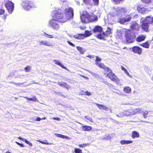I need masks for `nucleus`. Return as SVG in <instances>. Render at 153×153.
I'll return each instance as SVG.
<instances>
[{"instance_id": "nucleus-3", "label": "nucleus", "mask_w": 153, "mask_h": 153, "mask_svg": "<svg viewBox=\"0 0 153 153\" xmlns=\"http://www.w3.org/2000/svg\"><path fill=\"white\" fill-rule=\"evenodd\" d=\"M125 36L127 43H131L134 42L135 36L134 32L131 30L129 29L126 30Z\"/></svg>"}, {"instance_id": "nucleus-39", "label": "nucleus", "mask_w": 153, "mask_h": 153, "mask_svg": "<svg viewBox=\"0 0 153 153\" xmlns=\"http://www.w3.org/2000/svg\"><path fill=\"white\" fill-rule=\"evenodd\" d=\"M124 17L125 19V21H126V22L130 21L132 18V17L129 15L127 16Z\"/></svg>"}, {"instance_id": "nucleus-26", "label": "nucleus", "mask_w": 153, "mask_h": 153, "mask_svg": "<svg viewBox=\"0 0 153 153\" xmlns=\"http://www.w3.org/2000/svg\"><path fill=\"white\" fill-rule=\"evenodd\" d=\"M18 138L19 139L22 140L23 141L25 142L27 144L29 145L30 146H32V144L29 141H27L26 139H23L21 137H18Z\"/></svg>"}, {"instance_id": "nucleus-31", "label": "nucleus", "mask_w": 153, "mask_h": 153, "mask_svg": "<svg viewBox=\"0 0 153 153\" xmlns=\"http://www.w3.org/2000/svg\"><path fill=\"white\" fill-rule=\"evenodd\" d=\"M37 141L43 144H45L47 145H51L52 144V143H51L48 142L46 140H45L44 141H42L40 140H37Z\"/></svg>"}, {"instance_id": "nucleus-40", "label": "nucleus", "mask_w": 153, "mask_h": 153, "mask_svg": "<svg viewBox=\"0 0 153 153\" xmlns=\"http://www.w3.org/2000/svg\"><path fill=\"white\" fill-rule=\"evenodd\" d=\"M97 37L99 39H104L103 36H102V34L101 33H100V34H98L97 36Z\"/></svg>"}, {"instance_id": "nucleus-61", "label": "nucleus", "mask_w": 153, "mask_h": 153, "mask_svg": "<svg viewBox=\"0 0 153 153\" xmlns=\"http://www.w3.org/2000/svg\"><path fill=\"white\" fill-rule=\"evenodd\" d=\"M41 120H45V119H46V117H43L41 118Z\"/></svg>"}, {"instance_id": "nucleus-36", "label": "nucleus", "mask_w": 153, "mask_h": 153, "mask_svg": "<svg viewBox=\"0 0 153 153\" xmlns=\"http://www.w3.org/2000/svg\"><path fill=\"white\" fill-rule=\"evenodd\" d=\"M74 152L75 153H82V150L79 148H75Z\"/></svg>"}, {"instance_id": "nucleus-64", "label": "nucleus", "mask_w": 153, "mask_h": 153, "mask_svg": "<svg viewBox=\"0 0 153 153\" xmlns=\"http://www.w3.org/2000/svg\"><path fill=\"white\" fill-rule=\"evenodd\" d=\"M152 20L153 23V17H152Z\"/></svg>"}, {"instance_id": "nucleus-55", "label": "nucleus", "mask_w": 153, "mask_h": 153, "mask_svg": "<svg viewBox=\"0 0 153 153\" xmlns=\"http://www.w3.org/2000/svg\"><path fill=\"white\" fill-rule=\"evenodd\" d=\"M55 135L56 137L61 138L62 134H55Z\"/></svg>"}, {"instance_id": "nucleus-42", "label": "nucleus", "mask_w": 153, "mask_h": 153, "mask_svg": "<svg viewBox=\"0 0 153 153\" xmlns=\"http://www.w3.org/2000/svg\"><path fill=\"white\" fill-rule=\"evenodd\" d=\"M111 138V137L109 135L106 134L105 137L103 138V139L104 140H108L110 139Z\"/></svg>"}, {"instance_id": "nucleus-35", "label": "nucleus", "mask_w": 153, "mask_h": 153, "mask_svg": "<svg viewBox=\"0 0 153 153\" xmlns=\"http://www.w3.org/2000/svg\"><path fill=\"white\" fill-rule=\"evenodd\" d=\"M89 144V143H83L82 144H79L78 146L80 148H83L87 146H88Z\"/></svg>"}, {"instance_id": "nucleus-48", "label": "nucleus", "mask_w": 153, "mask_h": 153, "mask_svg": "<svg viewBox=\"0 0 153 153\" xmlns=\"http://www.w3.org/2000/svg\"><path fill=\"white\" fill-rule=\"evenodd\" d=\"M85 117L87 119L89 120L91 122H92V119L91 118H88V116H85Z\"/></svg>"}, {"instance_id": "nucleus-49", "label": "nucleus", "mask_w": 153, "mask_h": 153, "mask_svg": "<svg viewBox=\"0 0 153 153\" xmlns=\"http://www.w3.org/2000/svg\"><path fill=\"white\" fill-rule=\"evenodd\" d=\"M67 42L70 45L74 47L75 46V45L70 41H67Z\"/></svg>"}, {"instance_id": "nucleus-60", "label": "nucleus", "mask_w": 153, "mask_h": 153, "mask_svg": "<svg viewBox=\"0 0 153 153\" xmlns=\"http://www.w3.org/2000/svg\"><path fill=\"white\" fill-rule=\"evenodd\" d=\"M82 77H83L84 78H85V79H88V78L86 77V76H82Z\"/></svg>"}, {"instance_id": "nucleus-12", "label": "nucleus", "mask_w": 153, "mask_h": 153, "mask_svg": "<svg viewBox=\"0 0 153 153\" xmlns=\"http://www.w3.org/2000/svg\"><path fill=\"white\" fill-rule=\"evenodd\" d=\"M132 24L130 26V28L132 30H137L139 28V25L136 21L132 22Z\"/></svg>"}, {"instance_id": "nucleus-59", "label": "nucleus", "mask_w": 153, "mask_h": 153, "mask_svg": "<svg viewBox=\"0 0 153 153\" xmlns=\"http://www.w3.org/2000/svg\"><path fill=\"white\" fill-rule=\"evenodd\" d=\"M77 49L78 51L81 50H82V48L79 47H77Z\"/></svg>"}, {"instance_id": "nucleus-52", "label": "nucleus", "mask_w": 153, "mask_h": 153, "mask_svg": "<svg viewBox=\"0 0 153 153\" xmlns=\"http://www.w3.org/2000/svg\"><path fill=\"white\" fill-rule=\"evenodd\" d=\"M91 95V93L90 92H88V91H85V95L87 96H90Z\"/></svg>"}, {"instance_id": "nucleus-5", "label": "nucleus", "mask_w": 153, "mask_h": 153, "mask_svg": "<svg viewBox=\"0 0 153 153\" xmlns=\"http://www.w3.org/2000/svg\"><path fill=\"white\" fill-rule=\"evenodd\" d=\"M33 3L31 1L24 0L22 1L21 4L25 10H28L33 6Z\"/></svg>"}, {"instance_id": "nucleus-56", "label": "nucleus", "mask_w": 153, "mask_h": 153, "mask_svg": "<svg viewBox=\"0 0 153 153\" xmlns=\"http://www.w3.org/2000/svg\"><path fill=\"white\" fill-rule=\"evenodd\" d=\"M41 120V118H40L39 117H37L36 118V119L35 120L36 121H40Z\"/></svg>"}, {"instance_id": "nucleus-28", "label": "nucleus", "mask_w": 153, "mask_h": 153, "mask_svg": "<svg viewBox=\"0 0 153 153\" xmlns=\"http://www.w3.org/2000/svg\"><path fill=\"white\" fill-rule=\"evenodd\" d=\"M133 142L131 140H121L120 143L121 144H129L132 143Z\"/></svg>"}, {"instance_id": "nucleus-43", "label": "nucleus", "mask_w": 153, "mask_h": 153, "mask_svg": "<svg viewBox=\"0 0 153 153\" xmlns=\"http://www.w3.org/2000/svg\"><path fill=\"white\" fill-rule=\"evenodd\" d=\"M121 69L123 71H124V72L125 73H126L127 75H128L129 74L128 72V71H127V70L123 66H121Z\"/></svg>"}, {"instance_id": "nucleus-44", "label": "nucleus", "mask_w": 153, "mask_h": 153, "mask_svg": "<svg viewBox=\"0 0 153 153\" xmlns=\"http://www.w3.org/2000/svg\"><path fill=\"white\" fill-rule=\"evenodd\" d=\"M44 33L46 35L45 36L47 38H53V36L52 35H49L45 33Z\"/></svg>"}, {"instance_id": "nucleus-16", "label": "nucleus", "mask_w": 153, "mask_h": 153, "mask_svg": "<svg viewBox=\"0 0 153 153\" xmlns=\"http://www.w3.org/2000/svg\"><path fill=\"white\" fill-rule=\"evenodd\" d=\"M97 106L100 110H104L105 111H108L109 109V108L105 106L96 103V104Z\"/></svg>"}, {"instance_id": "nucleus-21", "label": "nucleus", "mask_w": 153, "mask_h": 153, "mask_svg": "<svg viewBox=\"0 0 153 153\" xmlns=\"http://www.w3.org/2000/svg\"><path fill=\"white\" fill-rule=\"evenodd\" d=\"M82 130L84 131H88L91 130L92 128L91 126H84L82 127Z\"/></svg>"}, {"instance_id": "nucleus-45", "label": "nucleus", "mask_w": 153, "mask_h": 153, "mask_svg": "<svg viewBox=\"0 0 153 153\" xmlns=\"http://www.w3.org/2000/svg\"><path fill=\"white\" fill-rule=\"evenodd\" d=\"M95 5H98L99 4V0H92Z\"/></svg>"}, {"instance_id": "nucleus-53", "label": "nucleus", "mask_w": 153, "mask_h": 153, "mask_svg": "<svg viewBox=\"0 0 153 153\" xmlns=\"http://www.w3.org/2000/svg\"><path fill=\"white\" fill-rule=\"evenodd\" d=\"M80 94L82 95H85V91H81Z\"/></svg>"}, {"instance_id": "nucleus-29", "label": "nucleus", "mask_w": 153, "mask_h": 153, "mask_svg": "<svg viewBox=\"0 0 153 153\" xmlns=\"http://www.w3.org/2000/svg\"><path fill=\"white\" fill-rule=\"evenodd\" d=\"M124 91L127 93H129L131 91V88L128 86H126L123 88Z\"/></svg>"}, {"instance_id": "nucleus-1", "label": "nucleus", "mask_w": 153, "mask_h": 153, "mask_svg": "<svg viewBox=\"0 0 153 153\" xmlns=\"http://www.w3.org/2000/svg\"><path fill=\"white\" fill-rule=\"evenodd\" d=\"M95 58V64L99 68L102 69L104 70V72L103 73L104 75L113 82L118 85L120 84V79L113 73L111 69L108 67L106 66L102 63H99L101 61L102 58L97 56H96Z\"/></svg>"}, {"instance_id": "nucleus-25", "label": "nucleus", "mask_w": 153, "mask_h": 153, "mask_svg": "<svg viewBox=\"0 0 153 153\" xmlns=\"http://www.w3.org/2000/svg\"><path fill=\"white\" fill-rule=\"evenodd\" d=\"M140 46L145 48H149V41H147L145 42L142 43L140 45Z\"/></svg>"}, {"instance_id": "nucleus-20", "label": "nucleus", "mask_w": 153, "mask_h": 153, "mask_svg": "<svg viewBox=\"0 0 153 153\" xmlns=\"http://www.w3.org/2000/svg\"><path fill=\"white\" fill-rule=\"evenodd\" d=\"M146 38V36L143 35H141L138 36L137 39L136 41L137 42H141L144 41Z\"/></svg>"}, {"instance_id": "nucleus-62", "label": "nucleus", "mask_w": 153, "mask_h": 153, "mask_svg": "<svg viewBox=\"0 0 153 153\" xmlns=\"http://www.w3.org/2000/svg\"><path fill=\"white\" fill-rule=\"evenodd\" d=\"M32 84H36L39 85V84L38 82H33V83H32Z\"/></svg>"}, {"instance_id": "nucleus-32", "label": "nucleus", "mask_w": 153, "mask_h": 153, "mask_svg": "<svg viewBox=\"0 0 153 153\" xmlns=\"http://www.w3.org/2000/svg\"><path fill=\"white\" fill-rule=\"evenodd\" d=\"M105 32V34L106 35V36L107 37L108 36V35L111 33V29L109 27H108L107 30Z\"/></svg>"}, {"instance_id": "nucleus-2", "label": "nucleus", "mask_w": 153, "mask_h": 153, "mask_svg": "<svg viewBox=\"0 0 153 153\" xmlns=\"http://www.w3.org/2000/svg\"><path fill=\"white\" fill-rule=\"evenodd\" d=\"M51 16L53 19L58 20L61 23L66 22V19L62 13V11L60 9L53 10L51 13Z\"/></svg>"}, {"instance_id": "nucleus-27", "label": "nucleus", "mask_w": 153, "mask_h": 153, "mask_svg": "<svg viewBox=\"0 0 153 153\" xmlns=\"http://www.w3.org/2000/svg\"><path fill=\"white\" fill-rule=\"evenodd\" d=\"M85 38L88 37L91 35L92 34L91 31L88 30H85V33L83 34Z\"/></svg>"}, {"instance_id": "nucleus-41", "label": "nucleus", "mask_w": 153, "mask_h": 153, "mask_svg": "<svg viewBox=\"0 0 153 153\" xmlns=\"http://www.w3.org/2000/svg\"><path fill=\"white\" fill-rule=\"evenodd\" d=\"M30 69L31 67L30 66H27L25 68V70L26 72H28L30 70Z\"/></svg>"}, {"instance_id": "nucleus-9", "label": "nucleus", "mask_w": 153, "mask_h": 153, "mask_svg": "<svg viewBox=\"0 0 153 153\" xmlns=\"http://www.w3.org/2000/svg\"><path fill=\"white\" fill-rule=\"evenodd\" d=\"M132 51L134 53L141 54L142 53V49L139 46H135L132 48Z\"/></svg>"}, {"instance_id": "nucleus-63", "label": "nucleus", "mask_w": 153, "mask_h": 153, "mask_svg": "<svg viewBox=\"0 0 153 153\" xmlns=\"http://www.w3.org/2000/svg\"><path fill=\"white\" fill-rule=\"evenodd\" d=\"M5 153H11V152H10L9 151H8L6 152H5Z\"/></svg>"}, {"instance_id": "nucleus-34", "label": "nucleus", "mask_w": 153, "mask_h": 153, "mask_svg": "<svg viewBox=\"0 0 153 153\" xmlns=\"http://www.w3.org/2000/svg\"><path fill=\"white\" fill-rule=\"evenodd\" d=\"M149 111H145L142 112V114L144 118H146L147 117V115L149 114Z\"/></svg>"}, {"instance_id": "nucleus-6", "label": "nucleus", "mask_w": 153, "mask_h": 153, "mask_svg": "<svg viewBox=\"0 0 153 153\" xmlns=\"http://www.w3.org/2000/svg\"><path fill=\"white\" fill-rule=\"evenodd\" d=\"M58 20L53 19H51L49 22V26L55 30H58L60 27Z\"/></svg>"}, {"instance_id": "nucleus-13", "label": "nucleus", "mask_w": 153, "mask_h": 153, "mask_svg": "<svg viewBox=\"0 0 153 153\" xmlns=\"http://www.w3.org/2000/svg\"><path fill=\"white\" fill-rule=\"evenodd\" d=\"M89 22L97 21L98 19L97 16L93 14H89Z\"/></svg>"}, {"instance_id": "nucleus-17", "label": "nucleus", "mask_w": 153, "mask_h": 153, "mask_svg": "<svg viewBox=\"0 0 153 153\" xmlns=\"http://www.w3.org/2000/svg\"><path fill=\"white\" fill-rule=\"evenodd\" d=\"M143 21L148 24H151L153 23L152 17H151V16L147 17L146 19L144 20Z\"/></svg>"}, {"instance_id": "nucleus-30", "label": "nucleus", "mask_w": 153, "mask_h": 153, "mask_svg": "<svg viewBox=\"0 0 153 153\" xmlns=\"http://www.w3.org/2000/svg\"><path fill=\"white\" fill-rule=\"evenodd\" d=\"M125 0H111L112 2L115 4H118Z\"/></svg>"}, {"instance_id": "nucleus-24", "label": "nucleus", "mask_w": 153, "mask_h": 153, "mask_svg": "<svg viewBox=\"0 0 153 153\" xmlns=\"http://www.w3.org/2000/svg\"><path fill=\"white\" fill-rule=\"evenodd\" d=\"M39 45H44L45 46H50L51 45L50 43L46 41H41L39 42Z\"/></svg>"}, {"instance_id": "nucleus-23", "label": "nucleus", "mask_w": 153, "mask_h": 153, "mask_svg": "<svg viewBox=\"0 0 153 153\" xmlns=\"http://www.w3.org/2000/svg\"><path fill=\"white\" fill-rule=\"evenodd\" d=\"M74 37L76 39H83L85 38L83 34H78L74 36Z\"/></svg>"}, {"instance_id": "nucleus-15", "label": "nucleus", "mask_w": 153, "mask_h": 153, "mask_svg": "<svg viewBox=\"0 0 153 153\" xmlns=\"http://www.w3.org/2000/svg\"><path fill=\"white\" fill-rule=\"evenodd\" d=\"M137 9L138 11L140 13L142 14H144L147 11L146 9L142 7V6L140 5H139L137 6Z\"/></svg>"}, {"instance_id": "nucleus-7", "label": "nucleus", "mask_w": 153, "mask_h": 153, "mask_svg": "<svg viewBox=\"0 0 153 153\" xmlns=\"http://www.w3.org/2000/svg\"><path fill=\"white\" fill-rule=\"evenodd\" d=\"M89 15L88 13L86 11H83L80 16V19L82 22L84 23L89 22Z\"/></svg>"}, {"instance_id": "nucleus-47", "label": "nucleus", "mask_w": 153, "mask_h": 153, "mask_svg": "<svg viewBox=\"0 0 153 153\" xmlns=\"http://www.w3.org/2000/svg\"><path fill=\"white\" fill-rule=\"evenodd\" d=\"M15 143L17 144L18 145H19V146H20L21 147H25L23 145V144H21L20 143H19V142H16Z\"/></svg>"}, {"instance_id": "nucleus-18", "label": "nucleus", "mask_w": 153, "mask_h": 153, "mask_svg": "<svg viewBox=\"0 0 153 153\" xmlns=\"http://www.w3.org/2000/svg\"><path fill=\"white\" fill-rule=\"evenodd\" d=\"M140 136L139 133L136 131H133L131 133V137L133 139L138 138Z\"/></svg>"}, {"instance_id": "nucleus-10", "label": "nucleus", "mask_w": 153, "mask_h": 153, "mask_svg": "<svg viewBox=\"0 0 153 153\" xmlns=\"http://www.w3.org/2000/svg\"><path fill=\"white\" fill-rule=\"evenodd\" d=\"M126 12L127 10L123 8H120L115 9V16H118L120 13L123 12Z\"/></svg>"}, {"instance_id": "nucleus-33", "label": "nucleus", "mask_w": 153, "mask_h": 153, "mask_svg": "<svg viewBox=\"0 0 153 153\" xmlns=\"http://www.w3.org/2000/svg\"><path fill=\"white\" fill-rule=\"evenodd\" d=\"M27 100H29L33 101H37L38 100L37 99L36 97L35 96H33L31 98H27Z\"/></svg>"}, {"instance_id": "nucleus-57", "label": "nucleus", "mask_w": 153, "mask_h": 153, "mask_svg": "<svg viewBox=\"0 0 153 153\" xmlns=\"http://www.w3.org/2000/svg\"><path fill=\"white\" fill-rule=\"evenodd\" d=\"M53 119L54 120H57L59 121L61 119L59 117H53Z\"/></svg>"}, {"instance_id": "nucleus-19", "label": "nucleus", "mask_w": 153, "mask_h": 153, "mask_svg": "<svg viewBox=\"0 0 153 153\" xmlns=\"http://www.w3.org/2000/svg\"><path fill=\"white\" fill-rule=\"evenodd\" d=\"M58 84L60 86L65 88L67 89H68L70 88L69 85L66 82H63L62 83H61L58 82Z\"/></svg>"}, {"instance_id": "nucleus-14", "label": "nucleus", "mask_w": 153, "mask_h": 153, "mask_svg": "<svg viewBox=\"0 0 153 153\" xmlns=\"http://www.w3.org/2000/svg\"><path fill=\"white\" fill-rule=\"evenodd\" d=\"M141 27L144 31L148 32L149 31V24L143 21Z\"/></svg>"}, {"instance_id": "nucleus-58", "label": "nucleus", "mask_w": 153, "mask_h": 153, "mask_svg": "<svg viewBox=\"0 0 153 153\" xmlns=\"http://www.w3.org/2000/svg\"><path fill=\"white\" fill-rule=\"evenodd\" d=\"M102 36H103V38H104L105 37H106L105 34V32H103L102 31Z\"/></svg>"}, {"instance_id": "nucleus-46", "label": "nucleus", "mask_w": 153, "mask_h": 153, "mask_svg": "<svg viewBox=\"0 0 153 153\" xmlns=\"http://www.w3.org/2000/svg\"><path fill=\"white\" fill-rule=\"evenodd\" d=\"M10 83H11V84H14L16 85H17V86H19V85H21L22 84L20 83H16V82H10Z\"/></svg>"}, {"instance_id": "nucleus-54", "label": "nucleus", "mask_w": 153, "mask_h": 153, "mask_svg": "<svg viewBox=\"0 0 153 153\" xmlns=\"http://www.w3.org/2000/svg\"><path fill=\"white\" fill-rule=\"evenodd\" d=\"M87 57L89 58L90 59H92L94 57V56L93 55H88Z\"/></svg>"}, {"instance_id": "nucleus-51", "label": "nucleus", "mask_w": 153, "mask_h": 153, "mask_svg": "<svg viewBox=\"0 0 153 153\" xmlns=\"http://www.w3.org/2000/svg\"><path fill=\"white\" fill-rule=\"evenodd\" d=\"M4 13V10L0 9V15L3 14Z\"/></svg>"}, {"instance_id": "nucleus-37", "label": "nucleus", "mask_w": 153, "mask_h": 153, "mask_svg": "<svg viewBox=\"0 0 153 153\" xmlns=\"http://www.w3.org/2000/svg\"><path fill=\"white\" fill-rule=\"evenodd\" d=\"M83 2L85 4H91V0H83Z\"/></svg>"}, {"instance_id": "nucleus-8", "label": "nucleus", "mask_w": 153, "mask_h": 153, "mask_svg": "<svg viewBox=\"0 0 153 153\" xmlns=\"http://www.w3.org/2000/svg\"><path fill=\"white\" fill-rule=\"evenodd\" d=\"M5 5L9 13H11L14 8L13 4L11 1H8L5 3Z\"/></svg>"}, {"instance_id": "nucleus-38", "label": "nucleus", "mask_w": 153, "mask_h": 153, "mask_svg": "<svg viewBox=\"0 0 153 153\" xmlns=\"http://www.w3.org/2000/svg\"><path fill=\"white\" fill-rule=\"evenodd\" d=\"M119 22L121 24H123L126 22L125 17L120 19Z\"/></svg>"}, {"instance_id": "nucleus-11", "label": "nucleus", "mask_w": 153, "mask_h": 153, "mask_svg": "<svg viewBox=\"0 0 153 153\" xmlns=\"http://www.w3.org/2000/svg\"><path fill=\"white\" fill-rule=\"evenodd\" d=\"M93 31L94 33H101L102 32L103 29L99 25H97L95 26L93 29Z\"/></svg>"}, {"instance_id": "nucleus-50", "label": "nucleus", "mask_w": 153, "mask_h": 153, "mask_svg": "<svg viewBox=\"0 0 153 153\" xmlns=\"http://www.w3.org/2000/svg\"><path fill=\"white\" fill-rule=\"evenodd\" d=\"M61 138H62L63 139L66 138L68 139H69V138L68 137L65 136L64 135H63L62 134L61 135Z\"/></svg>"}, {"instance_id": "nucleus-4", "label": "nucleus", "mask_w": 153, "mask_h": 153, "mask_svg": "<svg viewBox=\"0 0 153 153\" xmlns=\"http://www.w3.org/2000/svg\"><path fill=\"white\" fill-rule=\"evenodd\" d=\"M65 18L66 19V22L69 19L72 18L74 16L73 9L71 7L65 8L64 11Z\"/></svg>"}, {"instance_id": "nucleus-22", "label": "nucleus", "mask_w": 153, "mask_h": 153, "mask_svg": "<svg viewBox=\"0 0 153 153\" xmlns=\"http://www.w3.org/2000/svg\"><path fill=\"white\" fill-rule=\"evenodd\" d=\"M55 64L60 66L62 68L65 69H67V68L65 67L63 65H62L59 61L57 60H53Z\"/></svg>"}]
</instances>
